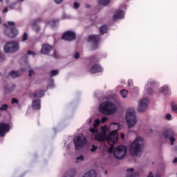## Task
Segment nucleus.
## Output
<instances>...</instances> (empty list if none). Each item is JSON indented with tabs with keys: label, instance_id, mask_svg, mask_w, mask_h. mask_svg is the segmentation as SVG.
I'll return each instance as SVG.
<instances>
[{
	"label": "nucleus",
	"instance_id": "nucleus-39",
	"mask_svg": "<svg viewBox=\"0 0 177 177\" xmlns=\"http://www.w3.org/2000/svg\"><path fill=\"white\" fill-rule=\"evenodd\" d=\"M80 6V5L79 3H77V2L73 3L74 9H75V10L79 9Z\"/></svg>",
	"mask_w": 177,
	"mask_h": 177
},
{
	"label": "nucleus",
	"instance_id": "nucleus-32",
	"mask_svg": "<svg viewBox=\"0 0 177 177\" xmlns=\"http://www.w3.org/2000/svg\"><path fill=\"white\" fill-rule=\"evenodd\" d=\"M59 74V71L58 70H52L50 72V77H55Z\"/></svg>",
	"mask_w": 177,
	"mask_h": 177
},
{
	"label": "nucleus",
	"instance_id": "nucleus-19",
	"mask_svg": "<svg viewBox=\"0 0 177 177\" xmlns=\"http://www.w3.org/2000/svg\"><path fill=\"white\" fill-rule=\"evenodd\" d=\"M160 93H162V95H168L169 93V88H168V86L163 85L160 88L159 90Z\"/></svg>",
	"mask_w": 177,
	"mask_h": 177
},
{
	"label": "nucleus",
	"instance_id": "nucleus-6",
	"mask_svg": "<svg viewBox=\"0 0 177 177\" xmlns=\"http://www.w3.org/2000/svg\"><path fill=\"white\" fill-rule=\"evenodd\" d=\"M20 49V45L17 41H10L6 44L3 48L5 53H15Z\"/></svg>",
	"mask_w": 177,
	"mask_h": 177
},
{
	"label": "nucleus",
	"instance_id": "nucleus-11",
	"mask_svg": "<svg viewBox=\"0 0 177 177\" xmlns=\"http://www.w3.org/2000/svg\"><path fill=\"white\" fill-rule=\"evenodd\" d=\"M53 50V48H52V46L49 45L48 44H45L42 45L40 50V53L41 55H49Z\"/></svg>",
	"mask_w": 177,
	"mask_h": 177
},
{
	"label": "nucleus",
	"instance_id": "nucleus-28",
	"mask_svg": "<svg viewBox=\"0 0 177 177\" xmlns=\"http://www.w3.org/2000/svg\"><path fill=\"white\" fill-rule=\"evenodd\" d=\"M48 88H49L50 89H53V88H55V80H53V79H50L48 80Z\"/></svg>",
	"mask_w": 177,
	"mask_h": 177
},
{
	"label": "nucleus",
	"instance_id": "nucleus-58",
	"mask_svg": "<svg viewBox=\"0 0 177 177\" xmlns=\"http://www.w3.org/2000/svg\"><path fill=\"white\" fill-rule=\"evenodd\" d=\"M131 82H129V85H131Z\"/></svg>",
	"mask_w": 177,
	"mask_h": 177
},
{
	"label": "nucleus",
	"instance_id": "nucleus-12",
	"mask_svg": "<svg viewBox=\"0 0 177 177\" xmlns=\"http://www.w3.org/2000/svg\"><path fill=\"white\" fill-rule=\"evenodd\" d=\"M91 74H96V73H102L103 68L100 64H93L89 66Z\"/></svg>",
	"mask_w": 177,
	"mask_h": 177
},
{
	"label": "nucleus",
	"instance_id": "nucleus-27",
	"mask_svg": "<svg viewBox=\"0 0 177 177\" xmlns=\"http://www.w3.org/2000/svg\"><path fill=\"white\" fill-rule=\"evenodd\" d=\"M100 32L102 35H103L104 34H106V32H107V26L106 25H102L100 28Z\"/></svg>",
	"mask_w": 177,
	"mask_h": 177
},
{
	"label": "nucleus",
	"instance_id": "nucleus-18",
	"mask_svg": "<svg viewBox=\"0 0 177 177\" xmlns=\"http://www.w3.org/2000/svg\"><path fill=\"white\" fill-rule=\"evenodd\" d=\"M32 107L33 110H39L41 109V102L38 100L32 101Z\"/></svg>",
	"mask_w": 177,
	"mask_h": 177
},
{
	"label": "nucleus",
	"instance_id": "nucleus-50",
	"mask_svg": "<svg viewBox=\"0 0 177 177\" xmlns=\"http://www.w3.org/2000/svg\"><path fill=\"white\" fill-rule=\"evenodd\" d=\"M8 8H5L2 11V13L3 15H5V13H8Z\"/></svg>",
	"mask_w": 177,
	"mask_h": 177
},
{
	"label": "nucleus",
	"instance_id": "nucleus-54",
	"mask_svg": "<svg viewBox=\"0 0 177 177\" xmlns=\"http://www.w3.org/2000/svg\"><path fill=\"white\" fill-rule=\"evenodd\" d=\"M147 177H153V173L149 172V174Z\"/></svg>",
	"mask_w": 177,
	"mask_h": 177
},
{
	"label": "nucleus",
	"instance_id": "nucleus-37",
	"mask_svg": "<svg viewBox=\"0 0 177 177\" xmlns=\"http://www.w3.org/2000/svg\"><path fill=\"white\" fill-rule=\"evenodd\" d=\"M32 28L33 30H35V31H36V32H39V30H41V28L37 25H33Z\"/></svg>",
	"mask_w": 177,
	"mask_h": 177
},
{
	"label": "nucleus",
	"instance_id": "nucleus-30",
	"mask_svg": "<svg viewBox=\"0 0 177 177\" xmlns=\"http://www.w3.org/2000/svg\"><path fill=\"white\" fill-rule=\"evenodd\" d=\"M85 160V156L83 155H80L76 158V162L78 164L80 162H82Z\"/></svg>",
	"mask_w": 177,
	"mask_h": 177
},
{
	"label": "nucleus",
	"instance_id": "nucleus-3",
	"mask_svg": "<svg viewBox=\"0 0 177 177\" xmlns=\"http://www.w3.org/2000/svg\"><path fill=\"white\" fill-rule=\"evenodd\" d=\"M107 149V153L109 154H113L114 157L117 160H122L127 156L128 148L125 145H119L114 149V146L110 145V147Z\"/></svg>",
	"mask_w": 177,
	"mask_h": 177
},
{
	"label": "nucleus",
	"instance_id": "nucleus-31",
	"mask_svg": "<svg viewBox=\"0 0 177 177\" xmlns=\"http://www.w3.org/2000/svg\"><path fill=\"white\" fill-rule=\"evenodd\" d=\"M168 139L170 142L171 146H174V144L175 143V140H176L175 137H174V135H171V137H169Z\"/></svg>",
	"mask_w": 177,
	"mask_h": 177
},
{
	"label": "nucleus",
	"instance_id": "nucleus-8",
	"mask_svg": "<svg viewBox=\"0 0 177 177\" xmlns=\"http://www.w3.org/2000/svg\"><path fill=\"white\" fill-rule=\"evenodd\" d=\"M76 150H81L86 142V138L83 134L75 136L73 139Z\"/></svg>",
	"mask_w": 177,
	"mask_h": 177
},
{
	"label": "nucleus",
	"instance_id": "nucleus-14",
	"mask_svg": "<svg viewBox=\"0 0 177 177\" xmlns=\"http://www.w3.org/2000/svg\"><path fill=\"white\" fill-rule=\"evenodd\" d=\"M10 125L6 123H0V136H5V134L9 132Z\"/></svg>",
	"mask_w": 177,
	"mask_h": 177
},
{
	"label": "nucleus",
	"instance_id": "nucleus-43",
	"mask_svg": "<svg viewBox=\"0 0 177 177\" xmlns=\"http://www.w3.org/2000/svg\"><path fill=\"white\" fill-rule=\"evenodd\" d=\"M87 124L91 127L92 125V118H89L88 120H87Z\"/></svg>",
	"mask_w": 177,
	"mask_h": 177
},
{
	"label": "nucleus",
	"instance_id": "nucleus-46",
	"mask_svg": "<svg viewBox=\"0 0 177 177\" xmlns=\"http://www.w3.org/2000/svg\"><path fill=\"white\" fill-rule=\"evenodd\" d=\"M74 59H79L80 58V53H75V55H73Z\"/></svg>",
	"mask_w": 177,
	"mask_h": 177
},
{
	"label": "nucleus",
	"instance_id": "nucleus-9",
	"mask_svg": "<svg viewBox=\"0 0 177 177\" xmlns=\"http://www.w3.org/2000/svg\"><path fill=\"white\" fill-rule=\"evenodd\" d=\"M149 100L148 97H145L138 102L137 110L140 113L146 111V109L149 106Z\"/></svg>",
	"mask_w": 177,
	"mask_h": 177
},
{
	"label": "nucleus",
	"instance_id": "nucleus-29",
	"mask_svg": "<svg viewBox=\"0 0 177 177\" xmlns=\"http://www.w3.org/2000/svg\"><path fill=\"white\" fill-rule=\"evenodd\" d=\"M99 5L103 6L104 5H109L110 3V0H98Z\"/></svg>",
	"mask_w": 177,
	"mask_h": 177
},
{
	"label": "nucleus",
	"instance_id": "nucleus-48",
	"mask_svg": "<svg viewBox=\"0 0 177 177\" xmlns=\"http://www.w3.org/2000/svg\"><path fill=\"white\" fill-rule=\"evenodd\" d=\"M108 120L107 117H103L101 120V122H102V124H104V122Z\"/></svg>",
	"mask_w": 177,
	"mask_h": 177
},
{
	"label": "nucleus",
	"instance_id": "nucleus-36",
	"mask_svg": "<svg viewBox=\"0 0 177 177\" xmlns=\"http://www.w3.org/2000/svg\"><path fill=\"white\" fill-rule=\"evenodd\" d=\"M156 84V81L153 80H149L146 85H149V86H151V85H154Z\"/></svg>",
	"mask_w": 177,
	"mask_h": 177
},
{
	"label": "nucleus",
	"instance_id": "nucleus-20",
	"mask_svg": "<svg viewBox=\"0 0 177 177\" xmlns=\"http://www.w3.org/2000/svg\"><path fill=\"white\" fill-rule=\"evenodd\" d=\"M171 135H174V132H172V131L165 130V131L162 132L161 136L165 138L166 139H169V138H171Z\"/></svg>",
	"mask_w": 177,
	"mask_h": 177
},
{
	"label": "nucleus",
	"instance_id": "nucleus-49",
	"mask_svg": "<svg viewBox=\"0 0 177 177\" xmlns=\"http://www.w3.org/2000/svg\"><path fill=\"white\" fill-rule=\"evenodd\" d=\"M15 89H16V86L12 85V87L10 88V91L13 92V91H15Z\"/></svg>",
	"mask_w": 177,
	"mask_h": 177
},
{
	"label": "nucleus",
	"instance_id": "nucleus-38",
	"mask_svg": "<svg viewBox=\"0 0 177 177\" xmlns=\"http://www.w3.org/2000/svg\"><path fill=\"white\" fill-rule=\"evenodd\" d=\"M28 39V35L27 33H24L23 37H22V41H27Z\"/></svg>",
	"mask_w": 177,
	"mask_h": 177
},
{
	"label": "nucleus",
	"instance_id": "nucleus-41",
	"mask_svg": "<svg viewBox=\"0 0 177 177\" xmlns=\"http://www.w3.org/2000/svg\"><path fill=\"white\" fill-rule=\"evenodd\" d=\"M171 117H172V115L169 114V113H167L165 115V118H166V120H168V121H169L171 120Z\"/></svg>",
	"mask_w": 177,
	"mask_h": 177
},
{
	"label": "nucleus",
	"instance_id": "nucleus-60",
	"mask_svg": "<svg viewBox=\"0 0 177 177\" xmlns=\"http://www.w3.org/2000/svg\"><path fill=\"white\" fill-rule=\"evenodd\" d=\"M0 75H1V73H0Z\"/></svg>",
	"mask_w": 177,
	"mask_h": 177
},
{
	"label": "nucleus",
	"instance_id": "nucleus-7",
	"mask_svg": "<svg viewBox=\"0 0 177 177\" xmlns=\"http://www.w3.org/2000/svg\"><path fill=\"white\" fill-rule=\"evenodd\" d=\"M16 24L14 21H8L4 24V27L6 28V30H10L8 32L9 37L14 38V37H17L19 35V30L15 28Z\"/></svg>",
	"mask_w": 177,
	"mask_h": 177
},
{
	"label": "nucleus",
	"instance_id": "nucleus-21",
	"mask_svg": "<svg viewBox=\"0 0 177 177\" xmlns=\"http://www.w3.org/2000/svg\"><path fill=\"white\" fill-rule=\"evenodd\" d=\"M145 95H153V88L149 84H146L144 90Z\"/></svg>",
	"mask_w": 177,
	"mask_h": 177
},
{
	"label": "nucleus",
	"instance_id": "nucleus-1",
	"mask_svg": "<svg viewBox=\"0 0 177 177\" xmlns=\"http://www.w3.org/2000/svg\"><path fill=\"white\" fill-rule=\"evenodd\" d=\"M122 126L118 123H112L108 126L101 127L100 133L95 136V140L98 142H104L107 140L109 145H115L118 142V133Z\"/></svg>",
	"mask_w": 177,
	"mask_h": 177
},
{
	"label": "nucleus",
	"instance_id": "nucleus-53",
	"mask_svg": "<svg viewBox=\"0 0 177 177\" xmlns=\"http://www.w3.org/2000/svg\"><path fill=\"white\" fill-rule=\"evenodd\" d=\"M173 162H174V164H176V162H177V158H174V159L173 160Z\"/></svg>",
	"mask_w": 177,
	"mask_h": 177
},
{
	"label": "nucleus",
	"instance_id": "nucleus-59",
	"mask_svg": "<svg viewBox=\"0 0 177 177\" xmlns=\"http://www.w3.org/2000/svg\"><path fill=\"white\" fill-rule=\"evenodd\" d=\"M2 0H0V2Z\"/></svg>",
	"mask_w": 177,
	"mask_h": 177
},
{
	"label": "nucleus",
	"instance_id": "nucleus-2",
	"mask_svg": "<svg viewBox=\"0 0 177 177\" xmlns=\"http://www.w3.org/2000/svg\"><path fill=\"white\" fill-rule=\"evenodd\" d=\"M145 146V138L140 136L136 137L129 147V153L133 157H140Z\"/></svg>",
	"mask_w": 177,
	"mask_h": 177
},
{
	"label": "nucleus",
	"instance_id": "nucleus-42",
	"mask_svg": "<svg viewBox=\"0 0 177 177\" xmlns=\"http://www.w3.org/2000/svg\"><path fill=\"white\" fill-rule=\"evenodd\" d=\"M35 74V72H34L33 70L29 71V73H28L29 77H32V75H34Z\"/></svg>",
	"mask_w": 177,
	"mask_h": 177
},
{
	"label": "nucleus",
	"instance_id": "nucleus-10",
	"mask_svg": "<svg viewBox=\"0 0 177 177\" xmlns=\"http://www.w3.org/2000/svg\"><path fill=\"white\" fill-rule=\"evenodd\" d=\"M77 37L75 32L73 31H66L62 35L64 41H74Z\"/></svg>",
	"mask_w": 177,
	"mask_h": 177
},
{
	"label": "nucleus",
	"instance_id": "nucleus-40",
	"mask_svg": "<svg viewBox=\"0 0 177 177\" xmlns=\"http://www.w3.org/2000/svg\"><path fill=\"white\" fill-rule=\"evenodd\" d=\"M33 97H42V95H41V94L39 93V92H37V93H35L33 94Z\"/></svg>",
	"mask_w": 177,
	"mask_h": 177
},
{
	"label": "nucleus",
	"instance_id": "nucleus-24",
	"mask_svg": "<svg viewBox=\"0 0 177 177\" xmlns=\"http://www.w3.org/2000/svg\"><path fill=\"white\" fill-rule=\"evenodd\" d=\"M129 92L127 89H122L120 91V95L122 99H127Z\"/></svg>",
	"mask_w": 177,
	"mask_h": 177
},
{
	"label": "nucleus",
	"instance_id": "nucleus-34",
	"mask_svg": "<svg viewBox=\"0 0 177 177\" xmlns=\"http://www.w3.org/2000/svg\"><path fill=\"white\" fill-rule=\"evenodd\" d=\"M96 150H97V147L95 146V145H91L90 148V151H91V153H95Z\"/></svg>",
	"mask_w": 177,
	"mask_h": 177
},
{
	"label": "nucleus",
	"instance_id": "nucleus-51",
	"mask_svg": "<svg viewBox=\"0 0 177 177\" xmlns=\"http://www.w3.org/2000/svg\"><path fill=\"white\" fill-rule=\"evenodd\" d=\"M53 56V57H57V52L54 51Z\"/></svg>",
	"mask_w": 177,
	"mask_h": 177
},
{
	"label": "nucleus",
	"instance_id": "nucleus-45",
	"mask_svg": "<svg viewBox=\"0 0 177 177\" xmlns=\"http://www.w3.org/2000/svg\"><path fill=\"white\" fill-rule=\"evenodd\" d=\"M55 3H57V5H60L62 2H63V0H54Z\"/></svg>",
	"mask_w": 177,
	"mask_h": 177
},
{
	"label": "nucleus",
	"instance_id": "nucleus-15",
	"mask_svg": "<svg viewBox=\"0 0 177 177\" xmlns=\"http://www.w3.org/2000/svg\"><path fill=\"white\" fill-rule=\"evenodd\" d=\"M99 125H100V120L97 119L94 121L93 128L90 129V132H91V133L94 135L95 140L96 136H97V134L100 133V132H97V127H99Z\"/></svg>",
	"mask_w": 177,
	"mask_h": 177
},
{
	"label": "nucleus",
	"instance_id": "nucleus-4",
	"mask_svg": "<svg viewBox=\"0 0 177 177\" xmlns=\"http://www.w3.org/2000/svg\"><path fill=\"white\" fill-rule=\"evenodd\" d=\"M99 111L105 115H113L117 113V106L110 102H103L99 106Z\"/></svg>",
	"mask_w": 177,
	"mask_h": 177
},
{
	"label": "nucleus",
	"instance_id": "nucleus-13",
	"mask_svg": "<svg viewBox=\"0 0 177 177\" xmlns=\"http://www.w3.org/2000/svg\"><path fill=\"white\" fill-rule=\"evenodd\" d=\"M87 41L88 42H93L95 47H93V49H96L97 48V42L100 41V35H91L88 36Z\"/></svg>",
	"mask_w": 177,
	"mask_h": 177
},
{
	"label": "nucleus",
	"instance_id": "nucleus-56",
	"mask_svg": "<svg viewBox=\"0 0 177 177\" xmlns=\"http://www.w3.org/2000/svg\"><path fill=\"white\" fill-rule=\"evenodd\" d=\"M135 89H136L137 91H139V88L136 87Z\"/></svg>",
	"mask_w": 177,
	"mask_h": 177
},
{
	"label": "nucleus",
	"instance_id": "nucleus-57",
	"mask_svg": "<svg viewBox=\"0 0 177 177\" xmlns=\"http://www.w3.org/2000/svg\"><path fill=\"white\" fill-rule=\"evenodd\" d=\"M2 23V18L0 17V24Z\"/></svg>",
	"mask_w": 177,
	"mask_h": 177
},
{
	"label": "nucleus",
	"instance_id": "nucleus-25",
	"mask_svg": "<svg viewBox=\"0 0 177 177\" xmlns=\"http://www.w3.org/2000/svg\"><path fill=\"white\" fill-rule=\"evenodd\" d=\"M82 177H96V171L95 170H91L84 174Z\"/></svg>",
	"mask_w": 177,
	"mask_h": 177
},
{
	"label": "nucleus",
	"instance_id": "nucleus-23",
	"mask_svg": "<svg viewBox=\"0 0 177 177\" xmlns=\"http://www.w3.org/2000/svg\"><path fill=\"white\" fill-rule=\"evenodd\" d=\"M20 75H21V73L15 71H12L9 73V77H11V78H17Z\"/></svg>",
	"mask_w": 177,
	"mask_h": 177
},
{
	"label": "nucleus",
	"instance_id": "nucleus-44",
	"mask_svg": "<svg viewBox=\"0 0 177 177\" xmlns=\"http://www.w3.org/2000/svg\"><path fill=\"white\" fill-rule=\"evenodd\" d=\"M18 102H19V101L17 100V99L13 98V99L12 100V101H11V103H12V104H17Z\"/></svg>",
	"mask_w": 177,
	"mask_h": 177
},
{
	"label": "nucleus",
	"instance_id": "nucleus-52",
	"mask_svg": "<svg viewBox=\"0 0 177 177\" xmlns=\"http://www.w3.org/2000/svg\"><path fill=\"white\" fill-rule=\"evenodd\" d=\"M120 138H121L122 139H124V138H125V133H121V134H120Z\"/></svg>",
	"mask_w": 177,
	"mask_h": 177
},
{
	"label": "nucleus",
	"instance_id": "nucleus-26",
	"mask_svg": "<svg viewBox=\"0 0 177 177\" xmlns=\"http://www.w3.org/2000/svg\"><path fill=\"white\" fill-rule=\"evenodd\" d=\"M61 19L62 20H70L73 19V17H71V15L64 13L62 14Z\"/></svg>",
	"mask_w": 177,
	"mask_h": 177
},
{
	"label": "nucleus",
	"instance_id": "nucleus-22",
	"mask_svg": "<svg viewBox=\"0 0 177 177\" xmlns=\"http://www.w3.org/2000/svg\"><path fill=\"white\" fill-rule=\"evenodd\" d=\"M59 23V20H48L46 21V26H49L50 27H56V24Z\"/></svg>",
	"mask_w": 177,
	"mask_h": 177
},
{
	"label": "nucleus",
	"instance_id": "nucleus-5",
	"mask_svg": "<svg viewBox=\"0 0 177 177\" xmlns=\"http://www.w3.org/2000/svg\"><path fill=\"white\" fill-rule=\"evenodd\" d=\"M125 120L128 128H133L138 124V116L135 109L129 108L126 110Z\"/></svg>",
	"mask_w": 177,
	"mask_h": 177
},
{
	"label": "nucleus",
	"instance_id": "nucleus-17",
	"mask_svg": "<svg viewBox=\"0 0 177 177\" xmlns=\"http://www.w3.org/2000/svg\"><path fill=\"white\" fill-rule=\"evenodd\" d=\"M127 176L126 177H138L136 175V171H135V169L133 168H129L127 170Z\"/></svg>",
	"mask_w": 177,
	"mask_h": 177
},
{
	"label": "nucleus",
	"instance_id": "nucleus-33",
	"mask_svg": "<svg viewBox=\"0 0 177 177\" xmlns=\"http://www.w3.org/2000/svg\"><path fill=\"white\" fill-rule=\"evenodd\" d=\"M8 109H9V106H8V104H4L0 107V111H6V110H8Z\"/></svg>",
	"mask_w": 177,
	"mask_h": 177
},
{
	"label": "nucleus",
	"instance_id": "nucleus-55",
	"mask_svg": "<svg viewBox=\"0 0 177 177\" xmlns=\"http://www.w3.org/2000/svg\"><path fill=\"white\" fill-rule=\"evenodd\" d=\"M18 2H24V0H17Z\"/></svg>",
	"mask_w": 177,
	"mask_h": 177
},
{
	"label": "nucleus",
	"instance_id": "nucleus-16",
	"mask_svg": "<svg viewBox=\"0 0 177 177\" xmlns=\"http://www.w3.org/2000/svg\"><path fill=\"white\" fill-rule=\"evenodd\" d=\"M124 11L122 10H117L113 17V20H120V19H122L124 17Z\"/></svg>",
	"mask_w": 177,
	"mask_h": 177
},
{
	"label": "nucleus",
	"instance_id": "nucleus-35",
	"mask_svg": "<svg viewBox=\"0 0 177 177\" xmlns=\"http://www.w3.org/2000/svg\"><path fill=\"white\" fill-rule=\"evenodd\" d=\"M171 110L174 111V113H177V104L175 103L171 104Z\"/></svg>",
	"mask_w": 177,
	"mask_h": 177
},
{
	"label": "nucleus",
	"instance_id": "nucleus-47",
	"mask_svg": "<svg viewBox=\"0 0 177 177\" xmlns=\"http://www.w3.org/2000/svg\"><path fill=\"white\" fill-rule=\"evenodd\" d=\"M27 53L28 55H31L33 57L35 56V53H34V51L28 50Z\"/></svg>",
	"mask_w": 177,
	"mask_h": 177
}]
</instances>
